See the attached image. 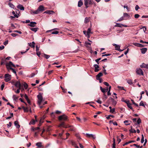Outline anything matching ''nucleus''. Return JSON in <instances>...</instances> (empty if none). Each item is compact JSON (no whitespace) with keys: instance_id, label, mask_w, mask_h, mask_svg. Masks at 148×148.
Returning <instances> with one entry per match:
<instances>
[{"instance_id":"1a4fd4ad","label":"nucleus","mask_w":148,"mask_h":148,"mask_svg":"<svg viewBox=\"0 0 148 148\" xmlns=\"http://www.w3.org/2000/svg\"><path fill=\"white\" fill-rule=\"evenodd\" d=\"M108 100L111 101L112 102V104L114 106L116 104V102L111 97Z\"/></svg>"},{"instance_id":"09e8293b","label":"nucleus","mask_w":148,"mask_h":148,"mask_svg":"<svg viewBox=\"0 0 148 148\" xmlns=\"http://www.w3.org/2000/svg\"><path fill=\"white\" fill-rule=\"evenodd\" d=\"M124 20V17H121L117 21H121Z\"/></svg>"},{"instance_id":"0e129e2a","label":"nucleus","mask_w":148,"mask_h":148,"mask_svg":"<svg viewBox=\"0 0 148 148\" xmlns=\"http://www.w3.org/2000/svg\"><path fill=\"white\" fill-rule=\"evenodd\" d=\"M96 79L97 80H99V82L100 83H101L102 82V81H103L102 79L101 78H97V79Z\"/></svg>"},{"instance_id":"f3484780","label":"nucleus","mask_w":148,"mask_h":148,"mask_svg":"<svg viewBox=\"0 0 148 148\" xmlns=\"http://www.w3.org/2000/svg\"><path fill=\"white\" fill-rule=\"evenodd\" d=\"M17 8L18 9H20L21 10H24V8L22 5L21 4L18 5L17 6Z\"/></svg>"},{"instance_id":"f704fd0d","label":"nucleus","mask_w":148,"mask_h":148,"mask_svg":"<svg viewBox=\"0 0 148 148\" xmlns=\"http://www.w3.org/2000/svg\"><path fill=\"white\" fill-rule=\"evenodd\" d=\"M44 57L46 59H48L50 57V56L44 54Z\"/></svg>"},{"instance_id":"a211bd4d","label":"nucleus","mask_w":148,"mask_h":148,"mask_svg":"<svg viewBox=\"0 0 148 148\" xmlns=\"http://www.w3.org/2000/svg\"><path fill=\"white\" fill-rule=\"evenodd\" d=\"M39 13H40L39 12L37 9L35 11H34L32 10H31V14H38Z\"/></svg>"},{"instance_id":"0eeeda50","label":"nucleus","mask_w":148,"mask_h":148,"mask_svg":"<svg viewBox=\"0 0 148 148\" xmlns=\"http://www.w3.org/2000/svg\"><path fill=\"white\" fill-rule=\"evenodd\" d=\"M38 12L39 13L41 12H42L43 11L45 10L44 7L42 5H40L39 6L38 8L37 9Z\"/></svg>"},{"instance_id":"39448f33","label":"nucleus","mask_w":148,"mask_h":148,"mask_svg":"<svg viewBox=\"0 0 148 148\" xmlns=\"http://www.w3.org/2000/svg\"><path fill=\"white\" fill-rule=\"evenodd\" d=\"M6 66L7 69L9 70L10 67H11V66L14 67H15V66L11 62H9V63H7L6 64Z\"/></svg>"},{"instance_id":"a878e982","label":"nucleus","mask_w":148,"mask_h":148,"mask_svg":"<svg viewBox=\"0 0 148 148\" xmlns=\"http://www.w3.org/2000/svg\"><path fill=\"white\" fill-rule=\"evenodd\" d=\"M109 108L110 109V112L113 113L115 111V109L114 108L112 109V107L111 106H110Z\"/></svg>"},{"instance_id":"680f3d73","label":"nucleus","mask_w":148,"mask_h":148,"mask_svg":"<svg viewBox=\"0 0 148 148\" xmlns=\"http://www.w3.org/2000/svg\"><path fill=\"white\" fill-rule=\"evenodd\" d=\"M117 140L118 141V144H119L120 142L121 141V140L119 138V136H117Z\"/></svg>"},{"instance_id":"bb28decb","label":"nucleus","mask_w":148,"mask_h":148,"mask_svg":"<svg viewBox=\"0 0 148 148\" xmlns=\"http://www.w3.org/2000/svg\"><path fill=\"white\" fill-rule=\"evenodd\" d=\"M30 30L34 32H36L38 29V28H30Z\"/></svg>"},{"instance_id":"4468645a","label":"nucleus","mask_w":148,"mask_h":148,"mask_svg":"<svg viewBox=\"0 0 148 148\" xmlns=\"http://www.w3.org/2000/svg\"><path fill=\"white\" fill-rule=\"evenodd\" d=\"M15 86L16 87H18L20 88V89L21 88V84L19 82L17 81L16 82L15 84Z\"/></svg>"},{"instance_id":"4d7b16f0","label":"nucleus","mask_w":148,"mask_h":148,"mask_svg":"<svg viewBox=\"0 0 148 148\" xmlns=\"http://www.w3.org/2000/svg\"><path fill=\"white\" fill-rule=\"evenodd\" d=\"M139 8H140L138 5H136V6L135 8L136 10V11L138 10V9H139Z\"/></svg>"},{"instance_id":"ddd939ff","label":"nucleus","mask_w":148,"mask_h":148,"mask_svg":"<svg viewBox=\"0 0 148 148\" xmlns=\"http://www.w3.org/2000/svg\"><path fill=\"white\" fill-rule=\"evenodd\" d=\"M100 88L101 92H103V94L107 92L108 90V88H107L106 89H105L104 88H103L101 86H100Z\"/></svg>"},{"instance_id":"13d9d810","label":"nucleus","mask_w":148,"mask_h":148,"mask_svg":"<svg viewBox=\"0 0 148 148\" xmlns=\"http://www.w3.org/2000/svg\"><path fill=\"white\" fill-rule=\"evenodd\" d=\"M101 60V58H99L95 60V61L98 64H99V61Z\"/></svg>"},{"instance_id":"f257e3e1","label":"nucleus","mask_w":148,"mask_h":148,"mask_svg":"<svg viewBox=\"0 0 148 148\" xmlns=\"http://www.w3.org/2000/svg\"><path fill=\"white\" fill-rule=\"evenodd\" d=\"M84 5L86 8L92 5H94L95 6H96V4L92 0H84Z\"/></svg>"},{"instance_id":"338daca9","label":"nucleus","mask_w":148,"mask_h":148,"mask_svg":"<svg viewBox=\"0 0 148 148\" xmlns=\"http://www.w3.org/2000/svg\"><path fill=\"white\" fill-rule=\"evenodd\" d=\"M124 8H126L128 11H129V8L127 6L124 5L123 6Z\"/></svg>"},{"instance_id":"2eb2a0df","label":"nucleus","mask_w":148,"mask_h":148,"mask_svg":"<svg viewBox=\"0 0 148 148\" xmlns=\"http://www.w3.org/2000/svg\"><path fill=\"white\" fill-rule=\"evenodd\" d=\"M86 136L88 138L92 137L94 139H95L96 138L95 136L92 134H90L88 133H86Z\"/></svg>"},{"instance_id":"72a5a7b5","label":"nucleus","mask_w":148,"mask_h":148,"mask_svg":"<svg viewBox=\"0 0 148 148\" xmlns=\"http://www.w3.org/2000/svg\"><path fill=\"white\" fill-rule=\"evenodd\" d=\"M13 98L14 100L16 101L18 98V97H17L16 95H13Z\"/></svg>"},{"instance_id":"8fccbe9b","label":"nucleus","mask_w":148,"mask_h":148,"mask_svg":"<svg viewBox=\"0 0 148 148\" xmlns=\"http://www.w3.org/2000/svg\"><path fill=\"white\" fill-rule=\"evenodd\" d=\"M120 47H119V48L118 49V47H115L116 48V49L117 50H118V51H123V50H121L120 49Z\"/></svg>"},{"instance_id":"4be33fe9","label":"nucleus","mask_w":148,"mask_h":148,"mask_svg":"<svg viewBox=\"0 0 148 148\" xmlns=\"http://www.w3.org/2000/svg\"><path fill=\"white\" fill-rule=\"evenodd\" d=\"M83 5V3L81 0H80L78 2V6L80 7H81Z\"/></svg>"},{"instance_id":"dca6fc26","label":"nucleus","mask_w":148,"mask_h":148,"mask_svg":"<svg viewBox=\"0 0 148 148\" xmlns=\"http://www.w3.org/2000/svg\"><path fill=\"white\" fill-rule=\"evenodd\" d=\"M140 67L141 68H146L148 69V64H145L144 63H143L141 65H140Z\"/></svg>"},{"instance_id":"864d4df0","label":"nucleus","mask_w":148,"mask_h":148,"mask_svg":"<svg viewBox=\"0 0 148 148\" xmlns=\"http://www.w3.org/2000/svg\"><path fill=\"white\" fill-rule=\"evenodd\" d=\"M110 117H111L112 118H114V116H113V115H108L107 117H106V118L107 119H110Z\"/></svg>"},{"instance_id":"ea45409f","label":"nucleus","mask_w":148,"mask_h":148,"mask_svg":"<svg viewBox=\"0 0 148 148\" xmlns=\"http://www.w3.org/2000/svg\"><path fill=\"white\" fill-rule=\"evenodd\" d=\"M144 137L143 135V134H142V138H141V143H143L144 142Z\"/></svg>"},{"instance_id":"603ef678","label":"nucleus","mask_w":148,"mask_h":148,"mask_svg":"<svg viewBox=\"0 0 148 148\" xmlns=\"http://www.w3.org/2000/svg\"><path fill=\"white\" fill-rule=\"evenodd\" d=\"M141 120L140 119V118H139L137 121V123L138 124H139L141 123Z\"/></svg>"},{"instance_id":"774afa93","label":"nucleus","mask_w":148,"mask_h":148,"mask_svg":"<svg viewBox=\"0 0 148 148\" xmlns=\"http://www.w3.org/2000/svg\"><path fill=\"white\" fill-rule=\"evenodd\" d=\"M4 87V84H2L1 86V90H3Z\"/></svg>"},{"instance_id":"f03ea898","label":"nucleus","mask_w":148,"mask_h":148,"mask_svg":"<svg viewBox=\"0 0 148 148\" xmlns=\"http://www.w3.org/2000/svg\"><path fill=\"white\" fill-rule=\"evenodd\" d=\"M37 98L38 99L37 103L39 106H40L42 102L43 101L42 95L39 93L37 95Z\"/></svg>"},{"instance_id":"5fc2aeb1","label":"nucleus","mask_w":148,"mask_h":148,"mask_svg":"<svg viewBox=\"0 0 148 148\" xmlns=\"http://www.w3.org/2000/svg\"><path fill=\"white\" fill-rule=\"evenodd\" d=\"M43 122V121H42L41 119H40V121L39 124L38 125L39 126H40L42 124Z\"/></svg>"},{"instance_id":"f8f14e48","label":"nucleus","mask_w":148,"mask_h":148,"mask_svg":"<svg viewBox=\"0 0 148 148\" xmlns=\"http://www.w3.org/2000/svg\"><path fill=\"white\" fill-rule=\"evenodd\" d=\"M36 23L35 22H30V24H28V25L31 27H34L35 26V25Z\"/></svg>"},{"instance_id":"49530a36","label":"nucleus","mask_w":148,"mask_h":148,"mask_svg":"<svg viewBox=\"0 0 148 148\" xmlns=\"http://www.w3.org/2000/svg\"><path fill=\"white\" fill-rule=\"evenodd\" d=\"M127 82L130 84H132V80L129 79L127 81Z\"/></svg>"},{"instance_id":"c85d7f7f","label":"nucleus","mask_w":148,"mask_h":148,"mask_svg":"<svg viewBox=\"0 0 148 148\" xmlns=\"http://www.w3.org/2000/svg\"><path fill=\"white\" fill-rule=\"evenodd\" d=\"M89 18L88 17H86L85 18L84 20V23H87L89 22Z\"/></svg>"},{"instance_id":"5701e85b","label":"nucleus","mask_w":148,"mask_h":148,"mask_svg":"<svg viewBox=\"0 0 148 148\" xmlns=\"http://www.w3.org/2000/svg\"><path fill=\"white\" fill-rule=\"evenodd\" d=\"M103 74L102 73L100 72L96 76V79L100 78V77L103 75Z\"/></svg>"},{"instance_id":"20e7f679","label":"nucleus","mask_w":148,"mask_h":148,"mask_svg":"<svg viewBox=\"0 0 148 148\" xmlns=\"http://www.w3.org/2000/svg\"><path fill=\"white\" fill-rule=\"evenodd\" d=\"M5 78L4 80L6 82H8L11 79V75L8 73L5 74L4 76Z\"/></svg>"},{"instance_id":"4c0bfd02","label":"nucleus","mask_w":148,"mask_h":148,"mask_svg":"<svg viewBox=\"0 0 148 148\" xmlns=\"http://www.w3.org/2000/svg\"><path fill=\"white\" fill-rule=\"evenodd\" d=\"M65 124L64 122H62L59 125L58 127H61L64 126Z\"/></svg>"},{"instance_id":"9b49d317","label":"nucleus","mask_w":148,"mask_h":148,"mask_svg":"<svg viewBox=\"0 0 148 148\" xmlns=\"http://www.w3.org/2000/svg\"><path fill=\"white\" fill-rule=\"evenodd\" d=\"M93 66L95 68V72H97L99 71V69H98L99 68V66L97 64H95Z\"/></svg>"},{"instance_id":"6e6552de","label":"nucleus","mask_w":148,"mask_h":148,"mask_svg":"<svg viewBox=\"0 0 148 148\" xmlns=\"http://www.w3.org/2000/svg\"><path fill=\"white\" fill-rule=\"evenodd\" d=\"M133 44L136 46L138 47H143L146 46L145 45H143L142 44L137 43H133Z\"/></svg>"},{"instance_id":"6e6d98bb","label":"nucleus","mask_w":148,"mask_h":148,"mask_svg":"<svg viewBox=\"0 0 148 148\" xmlns=\"http://www.w3.org/2000/svg\"><path fill=\"white\" fill-rule=\"evenodd\" d=\"M113 45L114 46H115V47H118V49L119 48V47H120V46L119 45H117L115 44H113Z\"/></svg>"},{"instance_id":"9d476101","label":"nucleus","mask_w":148,"mask_h":148,"mask_svg":"<svg viewBox=\"0 0 148 148\" xmlns=\"http://www.w3.org/2000/svg\"><path fill=\"white\" fill-rule=\"evenodd\" d=\"M44 13L48 14H51L55 13V12L53 10H47L44 12Z\"/></svg>"},{"instance_id":"423d86ee","label":"nucleus","mask_w":148,"mask_h":148,"mask_svg":"<svg viewBox=\"0 0 148 148\" xmlns=\"http://www.w3.org/2000/svg\"><path fill=\"white\" fill-rule=\"evenodd\" d=\"M136 72L138 75H143V72L142 70L140 69H137L136 71Z\"/></svg>"},{"instance_id":"aec40b11","label":"nucleus","mask_w":148,"mask_h":148,"mask_svg":"<svg viewBox=\"0 0 148 148\" xmlns=\"http://www.w3.org/2000/svg\"><path fill=\"white\" fill-rule=\"evenodd\" d=\"M28 44L32 47L34 48L35 47V43L34 42H32V43H28Z\"/></svg>"},{"instance_id":"cd10ccee","label":"nucleus","mask_w":148,"mask_h":148,"mask_svg":"<svg viewBox=\"0 0 148 148\" xmlns=\"http://www.w3.org/2000/svg\"><path fill=\"white\" fill-rule=\"evenodd\" d=\"M91 29L90 28H88L87 30V35H88V34H92V33L91 32Z\"/></svg>"},{"instance_id":"69168bd1","label":"nucleus","mask_w":148,"mask_h":148,"mask_svg":"<svg viewBox=\"0 0 148 148\" xmlns=\"http://www.w3.org/2000/svg\"><path fill=\"white\" fill-rule=\"evenodd\" d=\"M103 84H104V85H106L107 86H109V84L107 82H103Z\"/></svg>"},{"instance_id":"7c9ffc66","label":"nucleus","mask_w":148,"mask_h":148,"mask_svg":"<svg viewBox=\"0 0 148 148\" xmlns=\"http://www.w3.org/2000/svg\"><path fill=\"white\" fill-rule=\"evenodd\" d=\"M35 121L34 119H32L31 121L29 122V125H34L35 124Z\"/></svg>"},{"instance_id":"473e14b6","label":"nucleus","mask_w":148,"mask_h":148,"mask_svg":"<svg viewBox=\"0 0 148 148\" xmlns=\"http://www.w3.org/2000/svg\"><path fill=\"white\" fill-rule=\"evenodd\" d=\"M36 145L39 147L42 146L41 143H36Z\"/></svg>"},{"instance_id":"37998d69","label":"nucleus","mask_w":148,"mask_h":148,"mask_svg":"<svg viewBox=\"0 0 148 148\" xmlns=\"http://www.w3.org/2000/svg\"><path fill=\"white\" fill-rule=\"evenodd\" d=\"M23 108L24 111L25 112H27L28 111V108L27 107L25 108L24 107H23Z\"/></svg>"},{"instance_id":"79ce46f5","label":"nucleus","mask_w":148,"mask_h":148,"mask_svg":"<svg viewBox=\"0 0 148 148\" xmlns=\"http://www.w3.org/2000/svg\"><path fill=\"white\" fill-rule=\"evenodd\" d=\"M131 104L130 103L127 104V107L129 108H130V109H131V110H133V108H132V107L131 106Z\"/></svg>"},{"instance_id":"c756f323","label":"nucleus","mask_w":148,"mask_h":148,"mask_svg":"<svg viewBox=\"0 0 148 148\" xmlns=\"http://www.w3.org/2000/svg\"><path fill=\"white\" fill-rule=\"evenodd\" d=\"M69 127H71L70 129V131H75V127L73 126H69Z\"/></svg>"},{"instance_id":"bf43d9fd","label":"nucleus","mask_w":148,"mask_h":148,"mask_svg":"<svg viewBox=\"0 0 148 148\" xmlns=\"http://www.w3.org/2000/svg\"><path fill=\"white\" fill-rule=\"evenodd\" d=\"M139 105L140 106H143L144 107H145V105L144 104H143V102H142V101H141L140 103V104H139Z\"/></svg>"},{"instance_id":"6ab92c4d","label":"nucleus","mask_w":148,"mask_h":148,"mask_svg":"<svg viewBox=\"0 0 148 148\" xmlns=\"http://www.w3.org/2000/svg\"><path fill=\"white\" fill-rule=\"evenodd\" d=\"M142 54H144L147 51V49L146 48H144L140 49Z\"/></svg>"},{"instance_id":"2f4dec72","label":"nucleus","mask_w":148,"mask_h":148,"mask_svg":"<svg viewBox=\"0 0 148 148\" xmlns=\"http://www.w3.org/2000/svg\"><path fill=\"white\" fill-rule=\"evenodd\" d=\"M122 24L121 23H117L116 25H115V27H121Z\"/></svg>"},{"instance_id":"e2e57ef3","label":"nucleus","mask_w":148,"mask_h":148,"mask_svg":"<svg viewBox=\"0 0 148 148\" xmlns=\"http://www.w3.org/2000/svg\"><path fill=\"white\" fill-rule=\"evenodd\" d=\"M118 87L121 90H124V88L123 87L120 86H118Z\"/></svg>"},{"instance_id":"c03bdc74","label":"nucleus","mask_w":148,"mask_h":148,"mask_svg":"<svg viewBox=\"0 0 148 148\" xmlns=\"http://www.w3.org/2000/svg\"><path fill=\"white\" fill-rule=\"evenodd\" d=\"M23 85H24V87H25V89H26L27 88L28 85L26 83L24 82V83Z\"/></svg>"},{"instance_id":"a19ab883","label":"nucleus","mask_w":148,"mask_h":148,"mask_svg":"<svg viewBox=\"0 0 148 148\" xmlns=\"http://www.w3.org/2000/svg\"><path fill=\"white\" fill-rule=\"evenodd\" d=\"M11 70L12 72L14 73L15 74H16V71L14 70V69H13L11 67H10V68L9 69V70Z\"/></svg>"},{"instance_id":"a18cd8bd","label":"nucleus","mask_w":148,"mask_h":148,"mask_svg":"<svg viewBox=\"0 0 148 148\" xmlns=\"http://www.w3.org/2000/svg\"><path fill=\"white\" fill-rule=\"evenodd\" d=\"M40 129V128L39 127H36V128L33 127L32 128V130L33 131L37 130H39Z\"/></svg>"},{"instance_id":"3c124183","label":"nucleus","mask_w":148,"mask_h":148,"mask_svg":"<svg viewBox=\"0 0 148 148\" xmlns=\"http://www.w3.org/2000/svg\"><path fill=\"white\" fill-rule=\"evenodd\" d=\"M139 16V15L138 14H136L134 15V17L136 18H138Z\"/></svg>"},{"instance_id":"58836bf2","label":"nucleus","mask_w":148,"mask_h":148,"mask_svg":"<svg viewBox=\"0 0 148 148\" xmlns=\"http://www.w3.org/2000/svg\"><path fill=\"white\" fill-rule=\"evenodd\" d=\"M130 132L132 133H135L136 132V130H135L134 129H131L130 130Z\"/></svg>"},{"instance_id":"7ed1b4c3","label":"nucleus","mask_w":148,"mask_h":148,"mask_svg":"<svg viewBox=\"0 0 148 148\" xmlns=\"http://www.w3.org/2000/svg\"><path fill=\"white\" fill-rule=\"evenodd\" d=\"M68 119V117L65 114H63L58 117V119L59 121H66Z\"/></svg>"},{"instance_id":"de8ad7c7","label":"nucleus","mask_w":148,"mask_h":148,"mask_svg":"<svg viewBox=\"0 0 148 148\" xmlns=\"http://www.w3.org/2000/svg\"><path fill=\"white\" fill-rule=\"evenodd\" d=\"M12 13L14 15V17H16V18L18 17V16L15 14V12H14V11H13L12 12Z\"/></svg>"},{"instance_id":"052dcab7","label":"nucleus","mask_w":148,"mask_h":148,"mask_svg":"<svg viewBox=\"0 0 148 148\" xmlns=\"http://www.w3.org/2000/svg\"><path fill=\"white\" fill-rule=\"evenodd\" d=\"M59 32L57 31H55V32H52L51 33L52 34H57Z\"/></svg>"},{"instance_id":"393cba45","label":"nucleus","mask_w":148,"mask_h":148,"mask_svg":"<svg viewBox=\"0 0 148 148\" xmlns=\"http://www.w3.org/2000/svg\"><path fill=\"white\" fill-rule=\"evenodd\" d=\"M135 142V141L134 140L130 141H129L128 142H127L125 143L123 145V146H125V145H127V144H128L130 143H134V142Z\"/></svg>"},{"instance_id":"c9c22d12","label":"nucleus","mask_w":148,"mask_h":148,"mask_svg":"<svg viewBox=\"0 0 148 148\" xmlns=\"http://www.w3.org/2000/svg\"><path fill=\"white\" fill-rule=\"evenodd\" d=\"M10 114V116H8V117H7L6 118V119H11L12 117L13 116V113H11Z\"/></svg>"},{"instance_id":"412c9836","label":"nucleus","mask_w":148,"mask_h":148,"mask_svg":"<svg viewBox=\"0 0 148 148\" xmlns=\"http://www.w3.org/2000/svg\"><path fill=\"white\" fill-rule=\"evenodd\" d=\"M14 124L17 128H20V125H19L18 122L17 121H14Z\"/></svg>"},{"instance_id":"e433bc0d","label":"nucleus","mask_w":148,"mask_h":148,"mask_svg":"<svg viewBox=\"0 0 148 148\" xmlns=\"http://www.w3.org/2000/svg\"><path fill=\"white\" fill-rule=\"evenodd\" d=\"M9 6L12 8H14V5L11 3H9L8 4Z\"/></svg>"},{"instance_id":"b1692460","label":"nucleus","mask_w":148,"mask_h":148,"mask_svg":"<svg viewBox=\"0 0 148 148\" xmlns=\"http://www.w3.org/2000/svg\"><path fill=\"white\" fill-rule=\"evenodd\" d=\"M123 16L124 17H128V19L130 18V15L126 13H123Z\"/></svg>"}]
</instances>
